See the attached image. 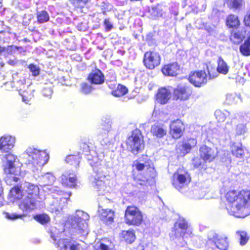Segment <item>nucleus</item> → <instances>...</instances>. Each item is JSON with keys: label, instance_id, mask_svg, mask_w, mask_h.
I'll list each match as a JSON object with an SVG mask.
<instances>
[{"label": "nucleus", "instance_id": "obj_1", "mask_svg": "<svg viewBox=\"0 0 250 250\" xmlns=\"http://www.w3.org/2000/svg\"><path fill=\"white\" fill-rule=\"evenodd\" d=\"M25 153L28 155V167L34 173L35 178L43 184V190L48 193H62L58 188L51 185L55 180L52 173L41 172L42 167L47 163L49 159L48 153L46 150L42 151L33 147H29L26 149Z\"/></svg>", "mask_w": 250, "mask_h": 250}, {"label": "nucleus", "instance_id": "obj_2", "mask_svg": "<svg viewBox=\"0 0 250 250\" xmlns=\"http://www.w3.org/2000/svg\"><path fill=\"white\" fill-rule=\"evenodd\" d=\"M229 213L236 217L244 218L250 214V190H232L226 194Z\"/></svg>", "mask_w": 250, "mask_h": 250}, {"label": "nucleus", "instance_id": "obj_3", "mask_svg": "<svg viewBox=\"0 0 250 250\" xmlns=\"http://www.w3.org/2000/svg\"><path fill=\"white\" fill-rule=\"evenodd\" d=\"M2 167L4 174L7 175L5 179L8 184H12L11 180L17 182L19 179L16 176L21 174V164L17 155L8 153L3 156Z\"/></svg>", "mask_w": 250, "mask_h": 250}, {"label": "nucleus", "instance_id": "obj_4", "mask_svg": "<svg viewBox=\"0 0 250 250\" xmlns=\"http://www.w3.org/2000/svg\"><path fill=\"white\" fill-rule=\"evenodd\" d=\"M89 218V216L87 213L80 210H77L74 214L69 216L67 224L71 227V235H87L89 230L87 224Z\"/></svg>", "mask_w": 250, "mask_h": 250}, {"label": "nucleus", "instance_id": "obj_5", "mask_svg": "<svg viewBox=\"0 0 250 250\" xmlns=\"http://www.w3.org/2000/svg\"><path fill=\"white\" fill-rule=\"evenodd\" d=\"M189 174L186 171L178 169L173 176L172 185L173 187L179 191L184 193L187 196L194 199H201L203 196H198V190L185 192V189L190 182Z\"/></svg>", "mask_w": 250, "mask_h": 250}, {"label": "nucleus", "instance_id": "obj_6", "mask_svg": "<svg viewBox=\"0 0 250 250\" xmlns=\"http://www.w3.org/2000/svg\"><path fill=\"white\" fill-rule=\"evenodd\" d=\"M90 165L93 167L94 175L90 178V181L94 188L99 191H104L105 190V175L104 170L105 167L102 164V161H98L97 157L93 158Z\"/></svg>", "mask_w": 250, "mask_h": 250}, {"label": "nucleus", "instance_id": "obj_7", "mask_svg": "<svg viewBox=\"0 0 250 250\" xmlns=\"http://www.w3.org/2000/svg\"><path fill=\"white\" fill-rule=\"evenodd\" d=\"M173 232L176 236V242L181 246L186 245V239L192 237V230L184 219H179L174 225Z\"/></svg>", "mask_w": 250, "mask_h": 250}, {"label": "nucleus", "instance_id": "obj_8", "mask_svg": "<svg viewBox=\"0 0 250 250\" xmlns=\"http://www.w3.org/2000/svg\"><path fill=\"white\" fill-rule=\"evenodd\" d=\"M39 188L30 183L25 182L20 187L16 186L10 190V194L16 198L22 196L36 198L39 193Z\"/></svg>", "mask_w": 250, "mask_h": 250}, {"label": "nucleus", "instance_id": "obj_9", "mask_svg": "<svg viewBox=\"0 0 250 250\" xmlns=\"http://www.w3.org/2000/svg\"><path fill=\"white\" fill-rule=\"evenodd\" d=\"M125 221L129 225L139 226L143 221L142 213L138 208L128 206L125 211Z\"/></svg>", "mask_w": 250, "mask_h": 250}, {"label": "nucleus", "instance_id": "obj_10", "mask_svg": "<svg viewBox=\"0 0 250 250\" xmlns=\"http://www.w3.org/2000/svg\"><path fill=\"white\" fill-rule=\"evenodd\" d=\"M126 144L134 154L137 153L144 148L143 141L139 130L133 131L131 136L128 138Z\"/></svg>", "mask_w": 250, "mask_h": 250}, {"label": "nucleus", "instance_id": "obj_11", "mask_svg": "<svg viewBox=\"0 0 250 250\" xmlns=\"http://www.w3.org/2000/svg\"><path fill=\"white\" fill-rule=\"evenodd\" d=\"M12 82H6L4 83V85L7 90L15 88L20 93L25 90L24 89L25 80L24 77L19 76V73L16 72L12 74Z\"/></svg>", "mask_w": 250, "mask_h": 250}, {"label": "nucleus", "instance_id": "obj_12", "mask_svg": "<svg viewBox=\"0 0 250 250\" xmlns=\"http://www.w3.org/2000/svg\"><path fill=\"white\" fill-rule=\"evenodd\" d=\"M159 54L155 51H148L145 54L144 62L146 68L153 69L160 63Z\"/></svg>", "mask_w": 250, "mask_h": 250}, {"label": "nucleus", "instance_id": "obj_13", "mask_svg": "<svg viewBox=\"0 0 250 250\" xmlns=\"http://www.w3.org/2000/svg\"><path fill=\"white\" fill-rule=\"evenodd\" d=\"M189 81L195 86L200 87L207 82V76L205 71H195L188 78Z\"/></svg>", "mask_w": 250, "mask_h": 250}, {"label": "nucleus", "instance_id": "obj_14", "mask_svg": "<svg viewBox=\"0 0 250 250\" xmlns=\"http://www.w3.org/2000/svg\"><path fill=\"white\" fill-rule=\"evenodd\" d=\"M16 138L9 135H5L0 138V151L3 153L9 152L14 148Z\"/></svg>", "mask_w": 250, "mask_h": 250}, {"label": "nucleus", "instance_id": "obj_15", "mask_svg": "<svg viewBox=\"0 0 250 250\" xmlns=\"http://www.w3.org/2000/svg\"><path fill=\"white\" fill-rule=\"evenodd\" d=\"M170 134L175 139L180 138L185 130V125L182 121L179 119L171 122L169 125Z\"/></svg>", "mask_w": 250, "mask_h": 250}, {"label": "nucleus", "instance_id": "obj_16", "mask_svg": "<svg viewBox=\"0 0 250 250\" xmlns=\"http://www.w3.org/2000/svg\"><path fill=\"white\" fill-rule=\"evenodd\" d=\"M201 158L205 162H210L215 159L217 155L216 149L209 147L206 145L202 146L199 150Z\"/></svg>", "mask_w": 250, "mask_h": 250}, {"label": "nucleus", "instance_id": "obj_17", "mask_svg": "<svg viewBox=\"0 0 250 250\" xmlns=\"http://www.w3.org/2000/svg\"><path fill=\"white\" fill-rule=\"evenodd\" d=\"M98 215L101 220L107 225H110L114 221V211L111 209H104L99 206Z\"/></svg>", "mask_w": 250, "mask_h": 250}, {"label": "nucleus", "instance_id": "obj_18", "mask_svg": "<svg viewBox=\"0 0 250 250\" xmlns=\"http://www.w3.org/2000/svg\"><path fill=\"white\" fill-rule=\"evenodd\" d=\"M18 199H21L19 203V207L23 211H31L36 208V198L22 196V197Z\"/></svg>", "mask_w": 250, "mask_h": 250}, {"label": "nucleus", "instance_id": "obj_19", "mask_svg": "<svg viewBox=\"0 0 250 250\" xmlns=\"http://www.w3.org/2000/svg\"><path fill=\"white\" fill-rule=\"evenodd\" d=\"M60 250H79L80 245L71 239H61L57 243Z\"/></svg>", "mask_w": 250, "mask_h": 250}, {"label": "nucleus", "instance_id": "obj_20", "mask_svg": "<svg viewBox=\"0 0 250 250\" xmlns=\"http://www.w3.org/2000/svg\"><path fill=\"white\" fill-rule=\"evenodd\" d=\"M191 90L190 88L186 86H178L174 90V95L176 99L181 101L188 100L191 94Z\"/></svg>", "mask_w": 250, "mask_h": 250}, {"label": "nucleus", "instance_id": "obj_21", "mask_svg": "<svg viewBox=\"0 0 250 250\" xmlns=\"http://www.w3.org/2000/svg\"><path fill=\"white\" fill-rule=\"evenodd\" d=\"M213 241L216 247L220 250H227L229 246L228 237L226 235L215 234Z\"/></svg>", "mask_w": 250, "mask_h": 250}, {"label": "nucleus", "instance_id": "obj_22", "mask_svg": "<svg viewBox=\"0 0 250 250\" xmlns=\"http://www.w3.org/2000/svg\"><path fill=\"white\" fill-rule=\"evenodd\" d=\"M76 178L74 173L65 172L61 177V182L64 187L74 188L76 185Z\"/></svg>", "mask_w": 250, "mask_h": 250}, {"label": "nucleus", "instance_id": "obj_23", "mask_svg": "<svg viewBox=\"0 0 250 250\" xmlns=\"http://www.w3.org/2000/svg\"><path fill=\"white\" fill-rule=\"evenodd\" d=\"M87 80L92 84H101L104 82V76L101 70L96 69L89 74Z\"/></svg>", "mask_w": 250, "mask_h": 250}, {"label": "nucleus", "instance_id": "obj_24", "mask_svg": "<svg viewBox=\"0 0 250 250\" xmlns=\"http://www.w3.org/2000/svg\"><path fill=\"white\" fill-rule=\"evenodd\" d=\"M214 115L216 119L219 122H223L226 118L230 116L229 119L231 120V122H233L238 116V114L234 113L230 114L229 111L226 110L217 109L215 111Z\"/></svg>", "mask_w": 250, "mask_h": 250}, {"label": "nucleus", "instance_id": "obj_25", "mask_svg": "<svg viewBox=\"0 0 250 250\" xmlns=\"http://www.w3.org/2000/svg\"><path fill=\"white\" fill-rule=\"evenodd\" d=\"M70 195V192L64 194V197L60 198L61 202L59 203V205L57 203H56L55 204L54 203L51 205L50 208L51 211L52 212H55L56 214L60 213L62 208L66 206L67 202Z\"/></svg>", "mask_w": 250, "mask_h": 250}, {"label": "nucleus", "instance_id": "obj_26", "mask_svg": "<svg viewBox=\"0 0 250 250\" xmlns=\"http://www.w3.org/2000/svg\"><path fill=\"white\" fill-rule=\"evenodd\" d=\"M151 134L157 138H162L167 134V128L162 125L155 124L150 129Z\"/></svg>", "mask_w": 250, "mask_h": 250}, {"label": "nucleus", "instance_id": "obj_27", "mask_svg": "<svg viewBox=\"0 0 250 250\" xmlns=\"http://www.w3.org/2000/svg\"><path fill=\"white\" fill-rule=\"evenodd\" d=\"M171 97L170 91L166 88H161L159 89L157 95V101L161 104H164L167 103Z\"/></svg>", "mask_w": 250, "mask_h": 250}, {"label": "nucleus", "instance_id": "obj_28", "mask_svg": "<svg viewBox=\"0 0 250 250\" xmlns=\"http://www.w3.org/2000/svg\"><path fill=\"white\" fill-rule=\"evenodd\" d=\"M232 155L237 158L242 159L244 156V149L241 143H234L230 146Z\"/></svg>", "mask_w": 250, "mask_h": 250}, {"label": "nucleus", "instance_id": "obj_29", "mask_svg": "<svg viewBox=\"0 0 250 250\" xmlns=\"http://www.w3.org/2000/svg\"><path fill=\"white\" fill-rule=\"evenodd\" d=\"M179 67L177 63L166 65L162 68V72L165 75L174 76L177 74Z\"/></svg>", "mask_w": 250, "mask_h": 250}, {"label": "nucleus", "instance_id": "obj_30", "mask_svg": "<svg viewBox=\"0 0 250 250\" xmlns=\"http://www.w3.org/2000/svg\"><path fill=\"white\" fill-rule=\"evenodd\" d=\"M197 145V141L194 138H189L185 140L183 142L182 151L183 154H186L190 152L191 149Z\"/></svg>", "mask_w": 250, "mask_h": 250}, {"label": "nucleus", "instance_id": "obj_31", "mask_svg": "<svg viewBox=\"0 0 250 250\" xmlns=\"http://www.w3.org/2000/svg\"><path fill=\"white\" fill-rule=\"evenodd\" d=\"M111 128V125L109 124L105 125L104 127H103L100 131L99 135V139L101 140V143L102 145L104 144H106V141L104 142V139H106L110 135L109 133L110 129Z\"/></svg>", "mask_w": 250, "mask_h": 250}, {"label": "nucleus", "instance_id": "obj_32", "mask_svg": "<svg viewBox=\"0 0 250 250\" xmlns=\"http://www.w3.org/2000/svg\"><path fill=\"white\" fill-rule=\"evenodd\" d=\"M242 100L239 94L235 93H228L226 95L225 102L227 104L231 105L236 104L239 102H241Z\"/></svg>", "mask_w": 250, "mask_h": 250}, {"label": "nucleus", "instance_id": "obj_33", "mask_svg": "<svg viewBox=\"0 0 250 250\" xmlns=\"http://www.w3.org/2000/svg\"><path fill=\"white\" fill-rule=\"evenodd\" d=\"M33 91L34 90L30 88V85H28L27 90L20 93L22 97V101L26 104H29L33 97Z\"/></svg>", "mask_w": 250, "mask_h": 250}, {"label": "nucleus", "instance_id": "obj_34", "mask_svg": "<svg viewBox=\"0 0 250 250\" xmlns=\"http://www.w3.org/2000/svg\"><path fill=\"white\" fill-rule=\"evenodd\" d=\"M217 71L219 73L226 75L229 72V67L224 60L219 58L218 60Z\"/></svg>", "mask_w": 250, "mask_h": 250}, {"label": "nucleus", "instance_id": "obj_35", "mask_svg": "<svg viewBox=\"0 0 250 250\" xmlns=\"http://www.w3.org/2000/svg\"><path fill=\"white\" fill-rule=\"evenodd\" d=\"M121 236L126 242L132 243L135 239V235L133 230H124L121 234Z\"/></svg>", "mask_w": 250, "mask_h": 250}, {"label": "nucleus", "instance_id": "obj_36", "mask_svg": "<svg viewBox=\"0 0 250 250\" xmlns=\"http://www.w3.org/2000/svg\"><path fill=\"white\" fill-rule=\"evenodd\" d=\"M240 52L245 56L250 55V37L248 38L240 46Z\"/></svg>", "mask_w": 250, "mask_h": 250}, {"label": "nucleus", "instance_id": "obj_37", "mask_svg": "<svg viewBox=\"0 0 250 250\" xmlns=\"http://www.w3.org/2000/svg\"><path fill=\"white\" fill-rule=\"evenodd\" d=\"M81 159V157L79 154L75 155H70L66 157L65 162L71 165H73L77 167L79 165Z\"/></svg>", "mask_w": 250, "mask_h": 250}, {"label": "nucleus", "instance_id": "obj_38", "mask_svg": "<svg viewBox=\"0 0 250 250\" xmlns=\"http://www.w3.org/2000/svg\"><path fill=\"white\" fill-rule=\"evenodd\" d=\"M238 17L234 15H229L227 20V24L229 27H236L239 25Z\"/></svg>", "mask_w": 250, "mask_h": 250}, {"label": "nucleus", "instance_id": "obj_39", "mask_svg": "<svg viewBox=\"0 0 250 250\" xmlns=\"http://www.w3.org/2000/svg\"><path fill=\"white\" fill-rule=\"evenodd\" d=\"M37 18L38 22L40 23H43L47 22L49 20V16L48 13L44 10L37 12Z\"/></svg>", "mask_w": 250, "mask_h": 250}, {"label": "nucleus", "instance_id": "obj_40", "mask_svg": "<svg viewBox=\"0 0 250 250\" xmlns=\"http://www.w3.org/2000/svg\"><path fill=\"white\" fill-rule=\"evenodd\" d=\"M226 3L229 7L238 9L242 7L244 2L243 0H226Z\"/></svg>", "mask_w": 250, "mask_h": 250}, {"label": "nucleus", "instance_id": "obj_41", "mask_svg": "<svg viewBox=\"0 0 250 250\" xmlns=\"http://www.w3.org/2000/svg\"><path fill=\"white\" fill-rule=\"evenodd\" d=\"M127 92V88L121 84H119L117 89L112 92V94L115 97H121L125 95Z\"/></svg>", "mask_w": 250, "mask_h": 250}, {"label": "nucleus", "instance_id": "obj_42", "mask_svg": "<svg viewBox=\"0 0 250 250\" xmlns=\"http://www.w3.org/2000/svg\"><path fill=\"white\" fill-rule=\"evenodd\" d=\"M13 48L12 45L8 46L7 47H2L0 46V55L7 58L10 55L14 54Z\"/></svg>", "mask_w": 250, "mask_h": 250}, {"label": "nucleus", "instance_id": "obj_43", "mask_svg": "<svg viewBox=\"0 0 250 250\" xmlns=\"http://www.w3.org/2000/svg\"><path fill=\"white\" fill-rule=\"evenodd\" d=\"M244 38L243 35L240 32H235L231 33L230 40L235 44L241 42Z\"/></svg>", "mask_w": 250, "mask_h": 250}, {"label": "nucleus", "instance_id": "obj_44", "mask_svg": "<svg viewBox=\"0 0 250 250\" xmlns=\"http://www.w3.org/2000/svg\"><path fill=\"white\" fill-rule=\"evenodd\" d=\"M236 234L240 237V244L241 246L245 245L249 240V237L246 231H237Z\"/></svg>", "mask_w": 250, "mask_h": 250}, {"label": "nucleus", "instance_id": "obj_45", "mask_svg": "<svg viewBox=\"0 0 250 250\" xmlns=\"http://www.w3.org/2000/svg\"><path fill=\"white\" fill-rule=\"evenodd\" d=\"M34 219L42 224H45L48 222L50 218L47 214H40L34 217Z\"/></svg>", "mask_w": 250, "mask_h": 250}, {"label": "nucleus", "instance_id": "obj_46", "mask_svg": "<svg viewBox=\"0 0 250 250\" xmlns=\"http://www.w3.org/2000/svg\"><path fill=\"white\" fill-rule=\"evenodd\" d=\"M93 90L92 86L86 83H82L81 84L80 91L81 93L84 94H89Z\"/></svg>", "mask_w": 250, "mask_h": 250}, {"label": "nucleus", "instance_id": "obj_47", "mask_svg": "<svg viewBox=\"0 0 250 250\" xmlns=\"http://www.w3.org/2000/svg\"><path fill=\"white\" fill-rule=\"evenodd\" d=\"M235 132L237 135L244 134L247 132L246 125L241 124L237 125L235 129Z\"/></svg>", "mask_w": 250, "mask_h": 250}, {"label": "nucleus", "instance_id": "obj_48", "mask_svg": "<svg viewBox=\"0 0 250 250\" xmlns=\"http://www.w3.org/2000/svg\"><path fill=\"white\" fill-rule=\"evenodd\" d=\"M5 217L9 220H15L19 218H22L24 216V214L19 215L15 213H4Z\"/></svg>", "mask_w": 250, "mask_h": 250}, {"label": "nucleus", "instance_id": "obj_49", "mask_svg": "<svg viewBox=\"0 0 250 250\" xmlns=\"http://www.w3.org/2000/svg\"><path fill=\"white\" fill-rule=\"evenodd\" d=\"M28 68L33 76L36 77L40 74V70L38 66L31 64L29 65Z\"/></svg>", "mask_w": 250, "mask_h": 250}, {"label": "nucleus", "instance_id": "obj_50", "mask_svg": "<svg viewBox=\"0 0 250 250\" xmlns=\"http://www.w3.org/2000/svg\"><path fill=\"white\" fill-rule=\"evenodd\" d=\"M192 164L195 168L205 169L204 164H202L201 159L199 158H194L192 160Z\"/></svg>", "mask_w": 250, "mask_h": 250}, {"label": "nucleus", "instance_id": "obj_51", "mask_svg": "<svg viewBox=\"0 0 250 250\" xmlns=\"http://www.w3.org/2000/svg\"><path fill=\"white\" fill-rule=\"evenodd\" d=\"M42 92L44 96L50 98L53 93L51 84H50L49 86L44 87L42 89Z\"/></svg>", "mask_w": 250, "mask_h": 250}, {"label": "nucleus", "instance_id": "obj_52", "mask_svg": "<svg viewBox=\"0 0 250 250\" xmlns=\"http://www.w3.org/2000/svg\"><path fill=\"white\" fill-rule=\"evenodd\" d=\"M95 247L96 250H111L107 244L102 242L97 243Z\"/></svg>", "mask_w": 250, "mask_h": 250}, {"label": "nucleus", "instance_id": "obj_53", "mask_svg": "<svg viewBox=\"0 0 250 250\" xmlns=\"http://www.w3.org/2000/svg\"><path fill=\"white\" fill-rule=\"evenodd\" d=\"M148 180V178H145V179L143 180L137 178H135L134 179V181L135 182L137 186L139 185L141 186H146Z\"/></svg>", "mask_w": 250, "mask_h": 250}, {"label": "nucleus", "instance_id": "obj_54", "mask_svg": "<svg viewBox=\"0 0 250 250\" xmlns=\"http://www.w3.org/2000/svg\"><path fill=\"white\" fill-rule=\"evenodd\" d=\"M104 24L105 26V30L106 32L110 31L113 27L112 22L108 19H105L104 20Z\"/></svg>", "mask_w": 250, "mask_h": 250}, {"label": "nucleus", "instance_id": "obj_55", "mask_svg": "<svg viewBox=\"0 0 250 250\" xmlns=\"http://www.w3.org/2000/svg\"><path fill=\"white\" fill-rule=\"evenodd\" d=\"M13 48L14 54H21L25 52V49L22 47H18L15 45H12Z\"/></svg>", "mask_w": 250, "mask_h": 250}, {"label": "nucleus", "instance_id": "obj_56", "mask_svg": "<svg viewBox=\"0 0 250 250\" xmlns=\"http://www.w3.org/2000/svg\"><path fill=\"white\" fill-rule=\"evenodd\" d=\"M135 167L137 170L140 171L145 168V166L144 164L142 163H137L135 165Z\"/></svg>", "mask_w": 250, "mask_h": 250}, {"label": "nucleus", "instance_id": "obj_57", "mask_svg": "<svg viewBox=\"0 0 250 250\" xmlns=\"http://www.w3.org/2000/svg\"><path fill=\"white\" fill-rule=\"evenodd\" d=\"M83 149L84 152H87L89 151V146L87 144H83Z\"/></svg>", "mask_w": 250, "mask_h": 250}, {"label": "nucleus", "instance_id": "obj_58", "mask_svg": "<svg viewBox=\"0 0 250 250\" xmlns=\"http://www.w3.org/2000/svg\"><path fill=\"white\" fill-rule=\"evenodd\" d=\"M8 63L11 65H15L17 63V61L16 60H9Z\"/></svg>", "mask_w": 250, "mask_h": 250}, {"label": "nucleus", "instance_id": "obj_59", "mask_svg": "<svg viewBox=\"0 0 250 250\" xmlns=\"http://www.w3.org/2000/svg\"><path fill=\"white\" fill-rule=\"evenodd\" d=\"M150 171L151 172V174L150 175V177L151 178L154 177V176H155V171H154V168H150Z\"/></svg>", "mask_w": 250, "mask_h": 250}, {"label": "nucleus", "instance_id": "obj_60", "mask_svg": "<svg viewBox=\"0 0 250 250\" xmlns=\"http://www.w3.org/2000/svg\"><path fill=\"white\" fill-rule=\"evenodd\" d=\"M156 114H157V112L156 111L155 109H154V111H153V112L152 113V116L156 117Z\"/></svg>", "mask_w": 250, "mask_h": 250}, {"label": "nucleus", "instance_id": "obj_61", "mask_svg": "<svg viewBox=\"0 0 250 250\" xmlns=\"http://www.w3.org/2000/svg\"><path fill=\"white\" fill-rule=\"evenodd\" d=\"M220 134H218V135H216V134H212V137H214V138H217L218 137V136H219Z\"/></svg>", "mask_w": 250, "mask_h": 250}, {"label": "nucleus", "instance_id": "obj_62", "mask_svg": "<svg viewBox=\"0 0 250 250\" xmlns=\"http://www.w3.org/2000/svg\"><path fill=\"white\" fill-rule=\"evenodd\" d=\"M51 237L54 240H56V239L55 238V236H54L53 234H51Z\"/></svg>", "mask_w": 250, "mask_h": 250}, {"label": "nucleus", "instance_id": "obj_63", "mask_svg": "<svg viewBox=\"0 0 250 250\" xmlns=\"http://www.w3.org/2000/svg\"><path fill=\"white\" fill-rule=\"evenodd\" d=\"M2 3L0 1V11L2 10Z\"/></svg>", "mask_w": 250, "mask_h": 250}, {"label": "nucleus", "instance_id": "obj_64", "mask_svg": "<svg viewBox=\"0 0 250 250\" xmlns=\"http://www.w3.org/2000/svg\"><path fill=\"white\" fill-rule=\"evenodd\" d=\"M3 66V63H0V67H2Z\"/></svg>", "mask_w": 250, "mask_h": 250}]
</instances>
